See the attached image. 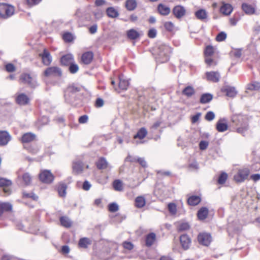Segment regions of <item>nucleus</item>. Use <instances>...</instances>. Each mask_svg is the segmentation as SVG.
Segmentation results:
<instances>
[{"instance_id": "1", "label": "nucleus", "mask_w": 260, "mask_h": 260, "mask_svg": "<svg viewBox=\"0 0 260 260\" xmlns=\"http://www.w3.org/2000/svg\"><path fill=\"white\" fill-rule=\"evenodd\" d=\"M232 126H235L236 132L244 134L248 129L247 117L241 114H235L231 118Z\"/></svg>"}, {"instance_id": "2", "label": "nucleus", "mask_w": 260, "mask_h": 260, "mask_svg": "<svg viewBox=\"0 0 260 260\" xmlns=\"http://www.w3.org/2000/svg\"><path fill=\"white\" fill-rule=\"evenodd\" d=\"M170 48L165 44H158L153 52L155 58L160 62H164L168 60V54Z\"/></svg>"}, {"instance_id": "3", "label": "nucleus", "mask_w": 260, "mask_h": 260, "mask_svg": "<svg viewBox=\"0 0 260 260\" xmlns=\"http://www.w3.org/2000/svg\"><path fill=\"white\" fill-rule=\"evenodd\" d=\"M15 12L13 6L6 4H0V16L7 18L12 16Z\"/></svg>"}, {"instance_id": "4", "label": "nucleus", "mask_w": 260, "mask_h": 260, "mask_svg": "<svg viewBox=\"0 0 260 260\" xmlns=\"http://www.w3.org/2000/svg\"><path fill=\"white\" fill-rule=\"evenodd\" d=\"M19 80L20 82L26 84L32 87L37 85L36 78L31 76L29 74H22L20 77Z\"/></svg>"}, {"instance_id": "5", "label": "nucleus", "mask_w": 260, "mask_h": 260, "mask_svg": "<svg viewBox=\"0 0 260 260\" xmlns=\"http://www.w3.org/2000/svg\"><path fill=\"white\" fill-rule=\"evenodd\" d=\"M249 174V170L247 168L240 169L234 175V178L237 182H242L246 180Z\"/></svg>"}, {"instance_id": "6", "label": "nucleus", "mask_w": 260, "mask_h": 260, "mask_svg": "<svg viewBox=\"0 0 260 260\" xmlns=\"http://www.w3.org/2000/svg\"><path fill=\"white\" fill-rule=\"evenodd\" d=\"M40 179L45 183H50L54 180V176L48 170H43L40 174Z\"/></svg>"}, {"instance_id": "7", "label": "nucleus", "mask_w": 260, "mask_h": 260, "mask_svg": "<svg viewBox=\"0 0 260 260\" xmlns=\"http://www.w3.org/2000/svg\"><path fill=\"white\" fill-rule=\"evenodd\" d=\"M12 185L11 180L6 178H0V187L3 188L4 192L7 195L11 193L10 186Z\"/></svg>"}, {"instance_id": "8", "label": "nucleus", "mask_w": 260, "mask_h": 260, "mask_svg": "<svg viewBox=\"0 0 260 260\" xmlns=\"http://www.w3.org/2000/svg\"><path fill=\"white\" fill-rule=\"evenodd\" d=\"M198 239L200 244L208 246L210 243L212 238L210 234L202 233L198 235Z\"/></svg>"}, {"instance_id": "9", "label": "nucleus", "mask_w": 260, "mask_h": 260, "mask_svg": "<svg viewBox=\"0 0 260 260\" xmlns=\"http://www.w3.org/2000/svg\"><path fill=\"white\" fill-rule=\"evenodd\" d=\"M84 168V164L80 160H75L73 162V173L75 174H79L82 173L83 172Z\"/></svg>"}, {"instance_id": "10", "label": "nucleus", "mask_w": 260, "mask_h": 260, "mask_svg": "<svg viewBox=\"0 0 260 260\" xmlns=\"http://www.w3.org/2000/svg\"><path fill=\"white\" fill-rule=\"evenodd\" d=\"M61 75V71L60 69L56 67L48 68L44 72V75L46 77L51 76H60Z\"/></svg>"}, {"instance_id": "11", "label": "nucleus", "mask_w": 260, "mask_h": 260, "mask_svg": "<svg viewBox=\"0 0 260 260\" xmlns=\"http://www.w3.org/2000/svg\"><path fill=\"white\" fill-rule=\"evenodd\" d=\"M206 76L207 80L213 82H218L220 77L219 72L213 71L206 72Z\"/></svg>"}, {"instance_id": "12", "label": "nucleus", "mask_w": 260, "mask_h": 260, "mask_svg": "<svg viewBox=\"0 0 260 260\" xmlns=\"http://www.w3.org/2000/svg\"><path fill=\"white\" fill-rule=\"evenodd\" d=\"M180 242L182 247L186 250L189 248L191 244V239L187 235H182L180 237Z\"/></svg>"}, {"instance_id": "13", "label": "nucleus", "mask_w": 260, "mask_h": 260, "mask_svg": "<svg viewBox=\"0 0 260 260\" xmlns=\"http://www.w3.org/2000/svg\"><path fill=\"white\" fill-rule=\"evenodd\" d=\"M42 57L43 63L46 65L48 66L52 61V57L46 49H44L43 53L40 54Z\"/></svg>"}, {"instance_id": "14", "label": "nucleus", "mask_w": 260, "mask_h": 260, "mask_svg": "<svg viewBox=\"0 0 260 260\" xmlns=\"http://www.w3.org/2000/svg\"><path fill=\"white\" fill-rule=\"evenodd\" d=\"M10 139L11 137L8 132L0 131V145H6L10 140Z\"/></svg>"}, {"instance_id": "15", "label": "nucleus", "mask_w": 260, "mask_h": 260, "mask_svg": "<svg viewBox=\"0 0 260 260\" xmlns=\"http://www.w3.org/2000/svg\"><path fill=\"white\" fill-rule=\"evenodd\" d=\"M233 11L232 6L229 4H226L224 2L222 3V6L220 9V12L225 15H230Z\"/></svg>"}, {"instance_id": "16", "label": "nucleus", "mask_w": 260, "mask_h": 260, "mask_svg": "<svg viewBox=\"0 0 260 260\" xmlns=\"http://www.w3.org/2000/svg\"><path fill=\"white\" fill-rule=\"evenodd\" d=\"M173 12L176 17L180 18L184 15L185 10L181 6H177L174 8Z\"/></svg>"}, {"instance_id": "17", "label": "nucleus", "mask_w": 260, "mask_h": 260, "mask_svg": "<svg viewBox=\"0 0 260 260\" xmlns=\"http://www.w3.org/2000/svg\"><path fill=\"white\" fill-rule=\"evenodd\" d=\"M60 62L62 65L69 66L74 62V57L73 55L68 54L63 56L61 58Z\"/></svg>"}, {"instance_id": "18", "label": "nucleus", "mask_w": 260, "mask_h": 260, "mask_svg": "<svg viewBox=\"0 0 260 260\" xmlns=\"http://www.w3.org/2000/svg\"><path fill=\"white\" fill-rule=\"evenodd\" d=\"M222 91L226 93V96L234 98L237 94V91L233 87L225 86L222 89Z\"/></svg>"}, {"instance_id": "19", "label": "nucleus", "mask_w": 260, "mask_h": 260, "mask_svg": "<svg viewBox=\"0 0 260 260\" xmlns=\"http://www.w3.org/2000/svg\"><path fill=\"white\" fill-rule=\"evenodd\" d=\"M16 101L17 103L19 105H25L28 104L29 102V99L26 94L24 93H21L17 96Z\"/></svg>"}, {"instance_id": "20", "label": "nucleus", "mask_w": 260, "mask_h": 260, "mask_svg": "<svg viewBox=\"0 0 260 260\" xmlns=\"http://www.w3.org/2000/svg\"><path fill=\"white\" fill-rule=\"evenodd\" d=\"M93 57V55L91 52H85L82 56V61L84 64H88L91 62Z\"/></svg>"}, {"instance_id": "21", "label": "nucleus", "mask_w": 260, "mask_h": 260, "mask_svg": "<svg viewBox=\"0 0 260 260\" xmlns=\"http://www.w3.org/2000/svg\"><path fill=\"white\" fill-rule=\"evenodd\" d=\"M146 200L144 196L137 197L135 199V206L138 208H141L145 206Z\"/></svg>"}, {"instance_id": "22", "label": "nucleus", "mask_w": 260, "mask_h": 260, "mask_svg": "<svg viewBox=\"0 0 260 260\" xmlns=\"http://www.w3.org/2000/svg\"><path fill=\"white\" fill-rule=\"evenodd\" d=\"M242 8L243 11L248 15H251L254 13L255 9L252 6L244 3L242 5Z\"/></svg>"}, {"instance_id": "23", "label": "nucleus", "mask_w": 260, "mask_h": 260, "mask_svg": "<svg viewBox=\"0 0 260 260\" xmlns=\"http://www.w3.org/2000/svg\"><path fill=\"white\" fill-rule=\"evenodd\" d=\"M12 205L8 203L0 202V216L5 211H11Z\"/></svg>"}, {"instance_id": "24", "label": "nucleus", "mask_w": 260, "mask_h": 260, "mask_svg": "<svg viewBox=\"0 0 260 260\" xmlns=\"http://www.w3.org/2000/svg\"><path fill=\"white\" fill-rule=\"evenodd\" d=\"M196 17L201 20H204L208 17V13L204 9H200L195 13Z\"/></svg>"}, {"instance_id": "25", "label": "nucleus", "mask_w": 260, "mask_h": 260, "mask_svg": "<svg viewBox=\"0 0 260 260\" xmlns=\"http://www.w3.org/2000/svg\"><path fill=\"white\" fill-rule=\"evenodd\" d=\"M36 136L31 133H27L24 134L22 137L23 143H28L35 140Z\"/></svg>"}, {"instance_id": "26", "label": "nucleus", "mask_w": 260, "mask_h": 260, "mask_svg": "<svg viewBox=\"0 0 260 260\" xmlns=\"http://www.w3.org/2000/svg\"><path fill=\"white\" fill-rule=\"evenodd\" d=\"M208 210L207 208L202 207L201 208L198 212V216L199 219L204 220L208 216Z\"/></svg>"}, {"instance_id": "27", "label": "nucleus", "mask_w": 260, "mask_h": 260, "mask_svg": "<svg viewBox=\"0 0 260 260\" xmlns=\"http://www.w3.org/2000/svg\"><path fill=\"white\" fill-rule=\"evenodd\" d=\"M91 244V240L87 238H83L80 239L79 241L78 245L80 248H86Z\"/></svg>"}, {"instance_id": "28", "label": "nucleus", "mask_w": 260, "mask_h": 260, "mask_svg": "<svg viewBox=\"0 0 260 260\" xmlns=\"http://www.w3.org/2000/svg\"><path fill=\"white\" fill-rule=\"evenodd\" d=\"M158 11L159 13L163 15H168L170 12V9L162 4H159L158 6Z\"/></svg>"}, {"instance_id": "29", "label": "nucleus", "mask_w": 260, "mask_h": 260, "mask_svg": "<svg viewBox=\"0 0 260 260\" xmlns=\"http://www.w3.org/2000/svg\"><path fill=\"white\" fill-rule=\"evenodd\" d=\"M147 134V131L144 127H142L138 132L137 134L134 136V139H139L142 140L144 139Z\"/></svg>"}, {"instance_id": "30", "label": "nucleus", "mask_w": 260, "mask_h": 260, "mask_svg": "<svg viewBox=\"0 0 260 260\" xmlns=\"http://www.w3.org/2000/svg\"><path fill=\"white\" fill-rule=\"evenodd\" d=\"M222 120H219L216 124V128L219 132H223L228 129L227 124L223 122Z\"/></svg>"}, {"instance_id": "31", "label": "nucleus", "mask_w": 260, "mask_h": 260, "mask_svg": "<svg viewBox=\"0 0 260 260\" xmlns=\"http://www.w3.org/2000/svg\"><path fill=\"white\" fill-rule=\"evenodd\" d=\"M129 85V82L127 80L123 79L122 77H119V88L121 90H126Z\"/></svg>"}, {"instance_id": "32", "label": "nucleus", "mask_w": 260, "mask_h": 260, "mask_svg": "<svg viewBox=\"0 0 260 260\" xmlns=\"http://www.w3.org/2000/svg\"><path fill=\"white\" fill-rule=\"evenodd\" d=\"M155 234L152 233L148 234L146 239V244L147 246H151L155 240Z\"/></svg>"}, {"instance_id": "33", "label": "nucleus", "mask_w": 260, "mask_h": 260, "mask_svg": "<svg viewBox=\"0 0 260 260\" xmlns=\"http://www.w3.org/2000/svg\"><path fill=\"white\" fill-rule=\"evenodd\" d=\"M137 5L136 0H127L125 3V7L129 11L134 10L136 8Z\"/></svg>"}, {"instance_id": "34", "label": "nucleus", "mask_w": 260, "mask_h": 260, "mask_svg": "<svg viewBox=\"0 0 260 260\" xmlns=\"http://www.w3.org/2000/svg\"><path fill=\"white\" fill-rule=\"evenodd\" d=\"M194 93V89L193 87L191 86H187L182 91V93L188 97L192 96Z\"/></svg>"}, {"instance_id": "35", "label": "nucleus", "mask_w": 260, "mask_h": 260, "mask_svg": "<svg viewBox=\"0 0 260 260\" xmlns=\"http://www.w3.org/2000/svg\"><path fill=\"white\" fill-rule=\"evenodd\" d=\"M187 202L190 205L195 206L201 202V199L198 196H191L188 199Z\"/></svg>"}, {"instance_id": "36", "label": "nucleus", "mask_w": 260, "mask_h": 260, "mask_svg": "<svg viewBox=\"0 0 260 260\" xmlns=\"http://www.w3.org/2000/svg\"><path fill=\"white\" fill-rule=\"evenodd\" d=\"M60 221L61 225L66 228L71 226L72 224L71 220L66 216L61 217L60 218Z\"/></svg>"}, {"instance_id": "37", "label": "nucleus", "mask_w": 260, "mask_h": 260, "mask_svg": "<svg viewBox=\"0 0 260 260\" xmlns=\"http://www.w3.org/2000/svg\"><path fill=\"white\" fill-rule=\"evenodd\" d=\"M212 99L213 96L212 94L209 93L203 94L201 97L200 102L202 104L207 103L211 101Z\"/></svg>"}, {"instance_id": "38", "label": "nucleus", "mask_w": 260, "mask_h": 260, "mask_svg": "<svg viewBox=\"0 0 260 260\" xmlns=\"http://www.w3.org/2000/svg\"><path fill=\"white\" fill-rule=\"evenodd\" d=\"M128 37L132 40H135L138 38L140 34L138 31L134 29H132L127 31V33Z\"/></svg>"}, {"instance_id": "39", "label": "nucleus", "mask_w": 260, "mask_h": 260, "mask_svg": "<svg viewBox=\"0 0 260 260\" xmlns=\"http://www.w3.org/2000/svg\"><path fill=\"white\" fill-rule=\"evenodd\" d=\"M97 167L99 169H104L108 167V162L104 158H101L96 163Z\"/></svg>"}, {"instance_id": "40", "label": "nucleus", "mask_w": 260, "mask_h": 260, "mask_svg": "<svg viewBox=\"0 0 260 260\" xmlns=\"http://www.w3.org/2000/svg\"><path fill=\"white\" fill-rule=\"evenodd\" d=\"M67 186L64 183H60L58 187V194L60 197H64L66 194Z\"/></svg>"}, {"instance_id": "41", "label": "nucleus", "mask_w": 260, "mask_h": 260, "mask_svg": "<svg viewBox=\"0 0 260 260\" xmlns=\"http://www.w3.org/2000/svg\"><path fill=\"white\" fill-rule=\"evenodd\" d=\"M113 186L115 190L122 191L123 190V183L119 180H116L113 182Z\"/></svg>"}, {"instance_id": "42", "label": "nucleus", "mask_w": 260, "mask_h": 260, "mask_svg": "<svg viewBox=\"0 0 260 260\" xmlns=\"http://www.w3.org/2000/svg\"><path fill=\"white\" fill-rule=\"evenodd\" d=\"M190 225L187 222H181L177 226L178 230L180 232L188 230Z\"/></svg>"}, {"instance_id": "43", "label": "nucleus", "mask_w": 260, "mask_h": 260, "mask_svg": "<svg viewBox=\"0 0 260 260\" xmlns=\"http://www.w3.org/2000/svg\"><path fill=\"white\" fill-rule=\"evenodd\" d=\"M107 14L109 17L111 18L116 17L118 15V12L112 7L107 9Z\"/></svg>"}, {"instance_id": "44", "label": "nucleus", "mask_w": 260, "mask_h": 260, "mask_svg": "<svg viewBox=\"0 0 260 260\" xmlns=\"http://www.w3.org/2000/svg\"><path fill=\"white\" fill-rule=\"evenodd\" d=\"M260 88V83L253 82L247 85V89L251 90H257Z\"/></svg>"}, {"instance_id": "45", "label": "nucleus", "mask_w": 260, "mask_h": 260, "mask_svg": "<svg viewBox=\"0 0 260 260\" xmlns=\"http://www.w3.org/2000/svg\"><path fill=\"white\" fill-rule=\"evenodd\" d=\"M31 180L32 177L28 173H26L23 175V180L26 185L30 184Z\"/></svg>"}, {"instance_id": "46", "label": "nucleus", "mask_w": 260, "mask_h": 260, "mask_svg": "<svg viewBox=\"0 0 260 260\" xmlns=\"http://www.w3.org/2000/svg\"><path fill=\"white\" fill-rule=\"evenodd\" d=\"M168 209L170 213L172 215H175L177 212L176 205L174 203L168 204Z\"/></svg>"}, {"instance_id": "47", "label": "nucleus", "mask_w": 260, "mask_h": 260, "mask_svg": "<svg viewBox=\"0 0 260 260\" xmlns=\"http://www.w3.org/2000/svg\"><path fill=\"white\" fill-rule=\"evenodd\" d=\"M69 66V70L72 74H75L78 71L79 67L77 64L74 63V62Z\"/></svg>"}, {"instance_id": "48", "label": "nucleus", "mask_w": 260, "mask_h": 260, "mask_svg": "<svg viewBox=\"0 0 260 260\" xmlns=\"http://www.w3.org/2000/svg\"><path fill=\"white\" fill-rule=\"evenodd\" d=\"M214 53V49L212 46H208L206 47L205 51V55L206 57H210Z\"/></svg>"}, {"instance_id": "49", "label": "nucleus", "mask_w": 260, "mask_h": 260, "mask_svg": "<svg viewBox=\"0 0 260 260\" xmlns=\"http://www.w3.org/2000/svg\"><path fill=\"white\" fill-rule=\"evenodd\" d=\"M226 34L223 31L220 32L218 34L216 38V40L218 42L224 41L226 38Z\"/></svg>"}, {"instance_id": "50", "label": "nucleus", "mask_w": 260, "mask_h": 260, "mask_svg": "<svg viewBox=\"0 0 260 260\" xmlns=\"http://www.w3.org/2000/svg\"><path fill=\"white\" fill-rule=\"evenodd\" d=\"M228 178V175L225 173H222L221 174L220 176L219 177L218 182L219 184H223L225 183Z\"/></svg>"}, {"instance_id": "51", "label": "nucleus", "mask_w": 260, "mask_h": 260, "mask_svg": "<svg viewBox=\"0 0 260 260\" xmlns=\"http://www.w3.org/2000/svg\"><path fill=\"white\" fill-rule=\"evenodd\" d=\"M164 26L165 28L170 31H172L173 30L174 28V24L170 21L166 22L165 23Z\"/></svg>"}, {"instance_id": "52", "label": "nucleus", "mask_w": 260, "mask_h": 260, "mask_svg": "<svg viewBox=\"0 0 260 260\" xmlns=\"http://www.w3.org/2000/svg\"><path fill=\"white\" fill-rule=\"evenodd\" d=\"M119 207L116 203H111L109 205V210L111 212H115L118 210Z\"/></svg>"}, {"instance_id": "53", "label": "nucleus", "mask_w": 260, "mask_h": 260, "mask_svg": "<svg viewBox=\"0 0 260 260\" xmlns=\"http://www.w3.org/2000/svg\"><path fill=\"white\" fill-rule=\"evenodd\" d=\"M63 39L66 42H70L73 40V36L71 33L67 32L63 35Z\"/></svg>"}, {"instance_id": "54", "label": "nucleus", "mask_w": 260, "mask_h": 260, "mask_svg": "<svg viewBox=\"0 0 260 260\" xmlns=\"http://www.w3.org/2000/svg\"><path fill=\"white\" fill-rule=\"evenodd\" d=\"M215 118V114L212 111H209L207 113L205 116V119L208 121H211Z\"/></svg>"}, {"instance_id": "55", "label": "nucleus", "mask_w": 260, "mask_h": 260, "mask_svg": "<svg viewBox=\"0 0 260 260\" xmlns=\"http://www.w3.org/2000/svg\"><path fill=\"white\" fill-rule=\"evenodd\" d=\"M6 70L9 72H12L15 70V67L12 63H8L5 66Z\"/></svg>"}, {"instance_id": "56", "label": "nucleus", "mask_w": 260, "mask_h": 260, "mask_svg": "<svg viewBox=\"0 0 260 260\" xmlns=\"http://www.w3.org/2000/svg\"><path fill=\"white\" fill-rule=\"evenodd\" d=\"M205 62L209 66H216V63L214 62L210 57L207 56L205 58Z\"/></svg>"}, {"instance_id": "57", "label": "nucleus", "mask_w": 260, "mask_h": 260, "mask_svg": "<svg viewBox=\"0 0 260 260\" xmlns=\"http://www.w3.org/2000/svg\"><path fill=\"white\" fill-rule=\"evenodd\" d=\"M148 35L150 38H154L156 37V30L154 28L150 29L149 31Z\"/></svg>"}, {"instance_id": "58", "label": "nucleus", "mask_w": 260, "mask_h": 260, "mask_svg": "<svg viewBox=\"0 0 260 260\" xmlns=\"http://www.w3.org/2000/svg\"><path fill=\"white\" fill-rule=\"evenodd\" d=\"M138 158L135 156H133L130 155H128L126 158H125L126 161H130L132 162H137V159Z\"/></svg>"}, {"instance_id": "59", "label": "nucleus", "mask_w": 260, "mask_h": 260, "mask_svg": "<svg viewBox=\"0 0 260 260\" xmlns=\"http://www.w3.org/2000/svg\"><path fill=\"white\" fill-rule=\"evenodd\" d=\"M137 162L140 164L143 167L145 168L147 167V162L143 158L139 157L137 159Z\"/></svg>"}, {"instance_id": "60", "label": "nucleus", "mask_w": 260, "mask_h": 260, "mask_svg": "<svg viewBox=\"0 0 260 260\" xmlns=\"http://www.w3.org/2000/svg\"><path fill=\"white\" fill-rule=\"evenodd\" d=\"M208 143L206 141H202L200 143V148L201 150H205L207 148Z\"/></svg>"}, {"instance_id": "61", "label": "nucleus", "mask_w": 260, "mask_h": 260, "mask_svg": "<svg viewBox=\"0 0 260 260\" xmlns=\"http://www.w3.org/2000/svg\"><path fill=\"white\" fill-rule=\"evenodd\" d=\"M201 115V114L200 113H198L195 115L193 116L191 118L192 122V123L197 122L199 120Z\"/></svg>"}, {"instance_id": "62", "label": "nucleus", "mask_w": 260, "mask_h": 260, "mask_svg": "<svg viewBox=\"0 0 260 260\" xmlns=\"http://www.w3.org/2000/svg\"><path fill=\"white\" fill-rule=\"evenodd\" d=\"M88 116L86 115H83L79 118V122L80 123H85L87 121Z\"/></svg>"}, {"instance_id": "63", "label": "nucleus", "mask_w": 260, "mask_h": 260, "mask_svg": "<svg viewBox=\"0 0 260 260\" xmlns=\"http://www.w3.org/2000/svg\"><path fill=\"white\" fill-rule=\"evenodd\" d=\"M91 187V184L87 181H85L83 184V189L85 190H88Z\"/></svg>"}, {"instance_id": "64", "label": "nucleus", "mask_w": 260, "mask_h": 260, "mask_svg": "<svg viewBox=\"0 0 260 260\" xmlns=\"http://www.w3.org/2000/svg\"><path fill=\"white\" fill-rule=\"evenodd\" d=\"M123 247L127 249L131 250L133 248V245L131 242H124Z\"/></svg>"}]
</instances>
